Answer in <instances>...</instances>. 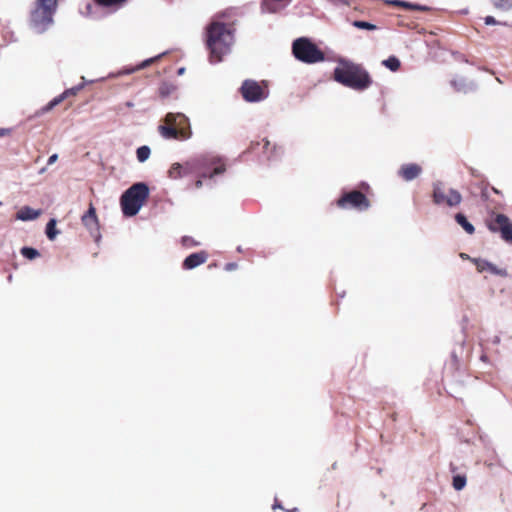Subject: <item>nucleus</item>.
Segmentation results:
<instances>
[{"label":"nucleus","mask_w":512,"mask_h":512,"mask_svg":"<svg viewBox=\"0 0 512 512\" xmlns=\"http://www.w3.org/2000/svg\"><path fill=\"white\" fill-rule=\"evenodd\" d=\"M456 222L468 233L473 234L475 231L474 226L467 220L466 216L462 213L455 215Z\"/></svg>","instance_id":"6ab92c4d"},{"label":"nucleus","mask_w":512,"mask_h":512,"mask_svg":"<svg viewBox=\"0 0 512 512\" xmlns=\"http://www.w3.org/2000/svg\"><path fill=\"white\" fill-rule=\"evenodd\" d=\"M432 201L435 205H446L456 207L462 202V195L455 189H447L438 181L433 183Z\"/></svg>","instance_id":"6e6552de"},{"label":"nucleus","mask_w":512,"mask_h":512,"mask_svg":"<svg viewBox=\"0 0 512 512\" xmlns=\"http://www.w3.org/2000/svg\"><path fill=\"white\" fill-rule=\"evenodd\" d=\"M234 42V29L218 21L211 22L206 28V46L209 50L211 63L222 61L224 55L230 52Z\"/></svg>","instance_id":"f257e3e1"},{"label":"nucleus","mask_w":512,"mask_h":512,"mask_svg":"<svg viewBox=\"0 0 512 512\" xmlns=\"http://www.w3.org/2000/svg\"><path fill=\"white\" fill-rule=\"evenodd\" d=\"M158 131L168 140L184 141L192 135L189 119L182 113H167Z\"/></svg>","instance_id":"20e7f679"},{"label":"nucleus","mask_w":512,"mask_h":512,"mask_svg":"<svg viewBox=\"0 0 512 512\" xmlns=\"http://www.w3.org/2000/svg\"><path fill=\"white\" fill-rule=\"evenodd\" d=\"M394 5H397V6H403L405 8H408V9H412V10H426L427 8L424 7V6H420V5H415V4H410V3H407V2H403V1H399V0H395L394 2H392Z\"/></svg>","instance_id":"cd10ccee"},{"label":"nucleus","mask_w":512,"mask_h":512,"mask_svg":"<svg viewBox=\"0 0 512 512\" xmlns=\"http://www.w3.org/2000/svg\"><path fill=\"white\" fill-rule=\"evenodd\" d=\"M484 23L486 25H501L502 23L497 21L493 16H486L484 18Z\"/></svg>","instance_id":"c756f323"},{"label":"nucleus","mask_w":512,"mask_h":512,"mask_svg":"<svg viewBox=\"0 0 512 512\" xmlns=\"http://www.w3.org/2000/svg\"><path fill=\"white\" fill-rule=\"evenodd\" d=\"M273 508H274V509H276V508L283 509V507L281 506V504H279L277 501L274 503Z\"/></svg>","instance_id":"f704fd0d"},{"label":"nucleus","mask_w":512,"mask_h":512,"mask_svg":"<svg viewBox=\"0 0 512 512\" xmlns=\"http://www.w3.org/2000/svg\"><path fill=\"white\" fill-rule=\"evenodd\" d=\"M207 259L208 253L206 251L195 252L184 259L182 267L185 270H191L204 264L207 261Z\"/></svg>","instance_id":"2eb2a0df"},{"label":"nucleus","mask_w":512,"mask_h":512,"mask_svg":"<svg viewBox=\"0 0 512 512\" xmlns=\"http://www.w3.org/2000/svg\"><path fill=\"white\" fill-rule=\"evenodd\" d=\"M287 512H297V508H294L292 510H288Z\"/></svg>","instance_id":"58836bf2"},{"label":"nucleus","mask_w":512,"mask_h":512,"mask_svg":"<svg viewBox=\"0 0 512 512\" xmlns=\"http://www.w3.org/2000/svg\"><path fill=\"white\" fill-rule=\"evenodd\" d=\"M56 221L51 219L46 226V235L50 240H53L56 236L57 231L55 230Z\"/></svg>","instance_id":"a878e982"},{"label":"nucleus","mask_w":512,"mask_h":512,"mask_svg":"<svg viewBox=\"0 0 512 512\" xmlns=\"http://www.w3.org/2000/svg\"><path fill=\"white\" fill-rule=\"evenodd\" d=\"M353 26L358 29H365V30H375L377 28L376 25L371 24L366 21H361V20H355L353 22Z\"/></svg>","instance_id":"bb28decb"},{"label":"nucleus","mask_w":512,"mask_h":512,"mask_svg":"<svg viewBox=\"0 0 512 512\" xmlns=\"http://www.w3.org/2000/svg\"><path fill=\"white\" fill-rule=\"evenodd\" d=\"M57 159H58V155L57 154L51 155L49 157V159H48V165H51V164L55 163Z\"/></svg>","instance_id":"2f4dec72"},{"label":"nucleus","mask_w":512,"mask_h":512,"mask_svg":"<svg viewBox=\"0 0 512 512\" xmlns=\"http://www.w3.org/2000/svg\"><path fill=\"white\" fill-rule=\"evenodd\" d=\"M452 485L455 490H462L466 485V477L464 475H455Z\"/></svg>","instance_id":"393cba45"},{"label":"nucleus","mask_w":512,"mask_h":512,"mask_svg":"<svg viewBox=\"0 0 512 512\" xmlns=\"http://www.w3.org/2000/svg\"><path fill=\"white\" fill-rule=\"evenodd\" d=\"M473 261L477 271L480 273L488 271L491 274L499 275L502 277L507 275V271L505 269H499L493 263L488 262L487 260L474 259Z\"/></svg>","instance_id":"dca6fc26"},{"label":"nucleus","mask_w":512,"mask_h":512,"mask_svg":"<svg viewBox=\"0 0 512 512\" xmlns=\"http://www.w3.org/2000/svg\"><path fill=\"white\" fill-rule=\"evenodd\" d=\"M82 224L89 230L91 236L98 240L100 238L99 220L96 214V209L90 203L87 212L81 217Z\"/></svg>","instance_id":"f8f14e48"},{"label":"nucleus","mask_w":512,"mask_h":512,"mask_svg":"<svg viewBox=\"0 0 512 512\" xmlns=\"http://www.w3.org/2000/svg\"><path fill=\"white\" fill-rule=\"evenodd\" d=\"M421 173H422V167L416 163L403 164L398 170V175L404 181H412V180L416 179L417 177H419V175Z\"/></svg>","instance_id":"4468645a"},{"label":"nucleus","mask_w":512,"mask_h":512,"mask_svg":"<svg viewBox=\"0 0 512 512\" xmlns=\"http://www.w3.org/2000/svg\"><path fill=\"white\" fill-rule=\"evenodd\" d=\"M343 4L350 5L352 0H339Z\"/></svg>","instance_id":"c9c22d12"},{"label":"nucleus","mask_w":512,"mask_h":512,"mask_svg":"<svg viewBox=\"0 0 512 512\" xmlns=\"http://www.w3.org/2000/svg\"><path fill=\"white\" fill-rule=\"evenodd\" d=\"M292 52L297 60L306 64H315L325 60L324 52L305 37L298 38L293 42Z\"/></svg>","instance_id":"0eeeda50"},{"label":"nucleus","mask_w":512,"mask_h":512,"mask_svg":"<svg viewBox=\"0 0 512 512\" xmlns=\"http://www.w3.org/2000/svg\"><path fill=\"white\" fill-rule=\"evenodd\" d=\"M488 229L493 233H500L501 238L512 243V222L504 214H493L486 220Z\"/></svg>","instance_id":"9d476101"},{"label":"nucleus","mask_w":512,"mask_h":512,"mask_svg":"<svg viewBox=\"0 0 512 512\" xmlns=\"http://www.w3.org/2000/svg\"><path fill=\"white\" fill-rule=\"evenodd\" d=\"M72 106V102H69L66 107H65V110H67L68 108H70Z\"/></svg>","instance_id":"4c0bfd02"},{"label":"nucleus","mask_w":512,"mask_h":512,"mask_svg":"<svg viewBox=\"0 0 512 512\" xmlns=\"http://www.w3.org/2000/svg\"><path fill=\"white\" fill-rule=\"evenodd\" d=\"M81 86L72 87L69 89H66L63 93L53 98L50 102H48L45 106L41 108L42 113H47L51 111L53 108L61 104L63 101L70 97H74L78 94L80 91Z\"/></svg>","instance_id":"ddd939ff"},{"label":"nucleus","mask_w":512,"mask_h":512,"mask_svg":"<svg viewBox=\"0 0 512 512\" xmlns=\"http://www.w3.org/2000/svg\"><path fill=\"white\" fill-rule=\"evenodd\" d=\"M382 63L385 67H387L388 69H390L393 72L397 71L401 66L400 60L395 56H390L388 59L384 60Z\"/></svg>","instance_id":"4be33fe9"},{"label":"nucleus","mask_w":512,"mask_h":512,"mask_svg":"<svg viewBox=\"0 0 512 512\" xmlns=\"http://www.w3.org/2000/svg\"><path fill=\"white\" fill-rule=\"evenodd\" d=\"M493 7L502 12L512 10V0H491Z\"/></svg>","instance_id":"aec40b11"},{"label":"nucleus","mask_w":512,"mask_h":512,"mask_svg":"<svg viewBox=\"0 0 512 512\" xmlns=\"http://www.w3.org/2000/svg\"><path fill=\"white\" fill-rule=\"evenodd\" d=\"M175 89H176V87L173 84L168 83V82H163L159 86L158 92L162 98H165V97L169 96L171 93H173L175 91Z\"/></svg>","instance_id":"412c9836"},{"label":"nucleus","mask_w":512,"mask_h":512,"mask_svg":"<svg viewBox=\"0 0 512 512\" xmlns=\"http://www.w3.org/2000/svg\"><path fill=\"white\" fill-rule=\"evenodd\" d=\"M237 268V264L236 263H227L225 265V269L227 271H232V270H235Z\"/></svg>","instance_id":"7c9ffc66"},{"label":"nucleus","mask_w":512,"mask_h":512,"mask_svg":"<svg viewBox=\"0 0 512 512\" xmlns=\"http://www.w3.org/2000/svg\"><path fill=\"white\" fill-rule=\"evenodd\" d=\"M10 133V129L7 128H0V137H3L5 135H8Z\"/></svg>","instance_id":"473e14b6"},{"label":"nucleus","mask_w":512,"mask_h":512,"mask_svg":"<svg viewBox=\"0 0 512 512\" xmlns=\"http://www.w3.org/2000/svg\"><path fill=\"white\" fill-rule=\"evenodd\" d=\"M149 197V187L138 182L129 187L120 198V205L125 216H135Z\"/></svg>","instance_id":"39448f33"},{"label":"nucleus","mask_w":512,"mask_h":512,"mask_svg":"<svg viewBox=\"0 0 512 512\" xmlns=\"http://www.w3.org/2000/svg\"><path fill=\"white\" fill-rule=\"evenodd\" d=\"M226 170L225 164L216 158H198L191 163L181 165L174 163L168 171V176L171 179H178L188 174L189 171H196L202 178H212L215 175L224 173Z\"/></svg>","instance_id":"7ed1b4c3"},{"label":"nucleus","mask_w":512,"mask_h":512,"mask_svg":"<svg viewBox=\"0 0 512 512\" xmlns=\"http://www.w3.org/2000/svg\"><path fill=\"white\" fill-rule=\"evenodd\" d=\"M20 252L23 257H25L29 260H33V259L39 257V255H40L38 250H36L35 248H32V247H23Z\"/></svg>","instance_id":"5701e85b"},{"label":"nucleus","mask_w":512,"mask_h":512,"mask_svg":"<svg viewBox=\"0 0 512 512\" xmlns=\"http://www.w3.org/2000/svg\"><path fill=\"white\" fill-rule=\"evenodd\" d=\"M41 210H35L29 206H23L16 213V219L21 221L35 220L41 215Z\"/></svg>","instance_id":"a211bd4d"},{"label":"nucleus","mask_w":512,"mask_h":512,"mask_svg":"<svg viewBox=\"0 0 512 512\" xmlns=\"http://www.w3.org/2000/svg\"><path fill=\"white\" fill-rule=\"evenodd\" d=\"M184 70H185L184 68H180V69L178 70V74H179V75L183 74V73H184Z\"/></svg>","instance_id":"e433bc0d"},{"label":"nucleus","mask_w":512,"mask_h":512,"mask_svg":"<svg viewBox=\"0 0 512 512\" xmlns=\"http://www.w3.org/2000/svg\"><path fill=\"white\" fill-rule=\"evenodd\" d=\"M153 61H154V59H153V58H151V59H149V60H146V61L142 62V64H140V65H138V66H136V67H133V68H131V69H129V70H127V71H125V73H132V72H134V71L140 70V69H142V68H144V67L148 66V65H149L150 63H152Z\"/></svg>","instance_id":"c85d7f7f"},{"label":"nucleus","mask_w":512,"mask_h":512,"mask_svg":"<svg viewBox=\"0 0 512 512\" xmlns=\"http://www.w3.org/2000/svg\"><path fill=\"white\" fill-rule=\"evenodd\" d=\"M202 186V181L201 179H198L196 182H195V187L196 188H200Z\"/></svg>","instance_id":"72a5a7b5"},{"label":"nucleus","mask_w":512,"mask_h":512,"mask_svg":"<svg viewBox=\"0 0 512 512\" xmlns=\"http://www.w3.org/2000/svg\"><path fill=\"white\" fill-rule=\"evenodd\" d=\"M150 148L148 146H141L137 149L136 155L139 162L146 161L150 156Z\"/></svg>","instance_id":"b1692460"},{"label":"nucleus","mask_w":512,"mask_h":512,"mask_svg":"<svg viewBox=\"0 0 512 512\" xmlns=\"http://www.w3.org/2000/svg\"><path fill=\"white\" fill-rule=\"evenodd\" d=\"M58 0H36L30 14V25L39 33L44 32L52 23Z\"/></svg>","instance_id":"423d86ee"},{"label":"nucleus","mask_w":512,"mask_h":512,"mask_svg":"<svg viewBox=\"0 0 512 512\" xmlns=\"http://www.w3.org/2000/svg\"><path fill=\"white\" fill-rule=\"evenodd\" d=\"M451 86L455 92L463 94H467L475 90V85L463 77L454 78L451 81Z\"/></svg>","instance_id":"f3484780"},{"label":"nucleus","mask_w":512,"mask_h":512,"mask_svg":"<svg viewBox=\"0 0 512 512\" xmlns=\"http://www.w3.org/2000/svg\"><path fill=\"white\" fill-rule=\"evenodd\" d=\"M240 92L247 102H259L268 96V90L265 87H262L257 81L250 79L242 83Z\"/></svg>","instance_id":"9b49d317"},{"label":"nucleus","mask_w":512,"mask_h":512,"mask_svg":"<svg viewBox=\"0 0 512 512\" xmlns=\"http://www.w3.org/2000/svg\"><path fill=\"white\" fill-rule=\"evenodd\" d=\"M336 205L340 209H355L358 211L367 210L370 207V201L367 196L359 190L343 192L336 200Z\"/></svg>","instance_id":"1a4fd4ad"},{"label":"nucleus","mask_w":512,"mask_h":512,"mask_svg":"<svg viewBox=\"0 0 512 512\" xmlns=\"http://www.w3.org/2000/svg\"><path fill=\"white\" fill-rule=\"evenodd\" d=\"M333 75L335 81L356 91H364L373 83L370 74L362 65L349 61H342L334 69Z\"/></svg>","instance_id":"f03ea898"}]
</instances>
